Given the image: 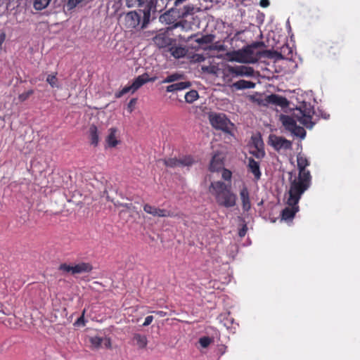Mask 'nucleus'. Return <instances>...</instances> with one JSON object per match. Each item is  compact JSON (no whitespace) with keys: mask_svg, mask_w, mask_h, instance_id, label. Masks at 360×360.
<instances>
[{"mask_svg":"<svg viewBox=\"0 0 360 360\" xmlns=\"http://www.w3.org/2000/svg\"><path fill=\"white\" fill-rule=\"evenodd\" d=\"M134 311H134V309H131V312L127 311V314H129V313H134Z\"/></svg>","mask_w":360,"mask_h":360,"instance_id":"obj_59","label":"nucleus"},{"mask_svg":"<svg viewBox=\"0 0 360 360\" xmlns=\"http://www.w3.org/2000/svg\"><path fill=\"white\" fill-rule=\"evenodd\" d=\"M143 210L146 213L151 214L153 217H178L183 218L185 214L182 212L174 213L173 212L167 210L165 209H160L150 204H145L143 205Z\"/></svg>","mask_w":360,"mask_h":360,"instance_id":"obj_9","label":"nucleus"},{"mask_svg":"<svg viewBox=\"0 0 360 360\" xmlns=\"http://www.w3.org/2000/svg\"><path fill=\"white\" fill-rule=\"evenodd\" d=\"M156 77H150L148 73H144L141 75L138 76L133 81L131 85L134 88V91H136L139 88H141L143 84H146L148 82H155L156 80Z\"/></svg>","mask_w":360,"mask_h":360,"instance_id":"obj_18","label":"nucleus"},{"mask_svg":"<svg viewBox=\"0 0 360 360\" xmlns=\"http://www.w3.org/2000/svg\"><path fill=\"white\" fill-rule=\"evenodd\" d=\"M5 39H6L5 33H1L0 34V48L1 47V45L3 44V43L4 42Z\"/></svg>","mask_w":360,"mask_h":360,"instance_id":"obj_55","label":"nucleus"},{"mask_svg":"<svg viewBox=\"0 0 360 360\" xmlns=\"http://www.w3.org/2000/svg\"><path fill=\"white\" fill-rule=\"evenodd\" d=\"M141 311L139 312L140 314H145V313H153L154 311H146L147 307H141L140 308Z\"/></svg>","mask_w":360,"mask_h":360,"instance_id":"obj_56","label":"nucleus"},{"mask_svg":"<svg viewBox=\"0 0 360 360\" xmlns=\"http://www.w3.org/2000/svg\"><path fill=\"white\" fill-rule=\"evenodd\" d=\"M191 83L189 82H180L172 84L166 87L167 92H177L190 87Z\"/></svg>","mask_w":360,"mask_h":360,"instance_id":"obj_27","label":"nucleus"},{"mask_svg":"<svg viewBox=\"0 0 360 360\" xmlns=\"http://www.w3.org/2000/svg\"><path fill=\"white\" fill-rule=\"evenodd\" d=\"M214 39V36L213 34H206L195 39V41L199 44H208L212 43Z\"/></svg>","mask_w":360,"mask_h":360,"instance_id":"obj_34","label":"nucleus"},{"mask_svg":"<svg viewBox=\"0 0 360 360\" xmlns=\"http://www.w3.org/2000/svg\"><path fill=\"white\" fill-rule=\"evenodd\" d=\"M297 163L300 176H311L310 172L306 169L309 165V162L304 154L299 153L297 155Z\"/></svg>","mask_w":360,"mask_h":360,"instance_id":"obj_16","label":"nucleus"},{"mask_svg":"<svg viewBox=\"0 0 360 360\" xmlns=\"http://www.w3.org/2000/svg\"><path fill=\"white\" fill-rule=\"evenodd\" d=\"M58 269L65 272H71L72 274L73 266H70L66 263H63L59 266Z\"/></svg>","mask_w":360,"mask_h":360,"instance_id":"obj_46","label":"nucleus"},{"mask_svg":"<svg viewBox=\"0 0 360 360\" xmlns=\"http://www.w3.org/2000/svg\"><path fill=\"white\" fill-rule=\"evenodd\" d=\"M255 70L253 68L245 65H227L224 70V78L226 82L231 81V78L238 77H253Z\"/></svg>","mask_w":360,"mask_h":360,"instance_id":"obj_7","label":"nucleus"},{"mask_svg":"<svg viewBox=\"0 0 360 360\" xmlns=\"http://www.w3.org/2000/svg\"><path fill=\"white\" fill-rule=\"evenodd\" d=\"M175 12L172 8H170L160 16V21L169 25L168 29L170 30L178 27H181L182 30H188L191 27L189 23L186 20H181L179 18Z\"/></svg>","mask_w":360,"mask_h":360,"instance_id":"obj_5","label":"nucleus"},{"mask_svg":"<svg viewBox=\"0 0 360 360\" xmlns=\"http://www.w3.org/2000/svg\"><path fill=\"white\" fill-rule=\"evenodd\" d=\"M298 211L299 206L297 204L288 205V207L284 208L281 212V219L285 221L292 220Z\"/></svg>","mask_w":360,"mask_h":360,"instance_id":"obj_21","label":"nucleus"},{"mask_svg":"<svg viewBox=\"0 0 360 360\" xmlns=\"http://www.w3.org/2000/svg\"><path fill=\"white\" fill-rule=\"evenodd\" d=\"M248 172H251L255 177L256 181L260 179L262 173L260 171V165L259 162L255 160L252 158H248Z\"/></svg>","mask_w":360,"mask_h":360,"instance_id":"obj_19","label":"nucleus"},{"mask_svg":"<svg viewBox=\"0 0 360 360\" xmlns=\"http://www.w3.org/2000/svg\"><path fill=\"white\" fill-rule=\"evenodd\" d=\"M209 121L213 128L225 133L231 134L233 123L223 113L212 112L209 114Z\"/></svg>","mask_w":360,"mask_h":360,"instance_id":"obj_8","label":"nucleus"},{"mask_svg":"<svg viewBox=\"0 0 360 360\" xmlns=\"http://www.w3.org/2000/svg\"><path fill=\"white\" fill-rule=\"evenodd\" d=\"M137 99L136 98H131L130 101L129 102L127 105V110L129 113L132 112L134 110V106L136 103Z\"/></svg>","mask_w":360,"mask_h":360,"instance_id":"obj_49","label":"nucleus"},{"mask_svg":"<svg viewBox=\"0 0 360 360\" xmlns=\"http://www.w3.org/2000/svg\"><path fill=\"white\" fill-rule=\"evenodd\" d=\"M169 51L171 55L176 59H179L184 57L188 52V50L186 48L176 46H171Z\"/></svg>","mask_w":360,"mask_h":360,"instance_id":"obj_30","label":"nucleus"},{"mask_svg":"<svg viewBox=\"0 0 360 360\" xmlns=\"http://www.w3.org/2000/svg\"><path fill=\"white\" fill-rule=\"evenodd\" d=\"M198 93L195 90H191L185 94V101L188 103H192L198 98Z\"/></svg>","mask_w":360,"mask_h":360,"instance_id":"obj_35","label":"nucleus"},{"mask_svg":"<svg viewBox=\"0 0 360 360\" xmlns=\"http://www.w3.org/2000/svg\"><path fill=\"white\" fill-rule=\"evenodd\" d=\"M280 120L284 127L295 135L302 136L305 134L304 128L297 125L296 120L293 117L289 115H281Z\"/></svg>","mask_w":360,"mask_h":360,"instance_id":"obj_13","label":"nucleus"},{"mask_svg":"<svg viewBox=\"0 0 360 360\" xmlns=\"http://www.w3.org/2000/svg\"><path fill=\"white\" fill-rule=\"evenodd\" d=\"M141 14L136 11H130L124 16V25L128 29L136 27L141 22Z\"/></svg>","mask_w":360,"mask_h":360,"instance_id":"obj_15","label":"nucleus"},{"mask_svg":"<svg viewBox=\"0 0 360 360\" xmlns=\"http://www.w3.org/2000/svg\"><path fill=\"white\" fill-rule=\"evenodd\" d=\"M129 92L131 94L135 92L131 84L124 86L122 90L115 93V97L117 98H121L122 96Z\"/></svg>","mask_w":360,"mask_h":360,"instance_id":"obj_38","label":"nucleus"},{"mask_svg":"<svg viewBox=\"0 0 360 360\" xmlns=\"http://www.w3.org/2000/svg\"><path fill=\"white\" fill-rule=\"evenodd\" d=\"M33 94L34 91L32 89L23 92L18 96V100L20 102H24L26 100H27L30 98V96H32Z\"/></svg>","mask_w":360,"mask_h":360,"instance_id":"obj_42","label":"nucleus"},{"mask_svg":"<svg viewBox=\"0 0 360 360\" xmlns=\"http://www.w3.org/2000/svg\"><path fill=\"white\" fill-rule=\"evenodd\" d=\"M90 342L96 349L100 348L104 346L106 348H109L111 346L110 340L107 338H102L99 336H94L90 338Z\"/></svg>","mask_w":360,"mask_h":360,"instance_id":"obj_22","label":"nucleus"},{"mask_svg":"<svg viewBox=\"0 0 360 360\" xmlns=\"http://www.w3.org/2000/svg\"><path fill=\"white\" fill-rule=\"evenodd\" d=\"M182 77V75L179 73H174L168 75L165 79H164L162 83H172L176 81L181 79Z\"/></svg>","mask_w":360,"mask_h":360,"instance_id":"obj_37","label":"nucleus"},{"mask_svg":"<svg viewBox=\"0 0 360 360\" xmlns=\"http://www.w3.org/2000/svg\"><path fill=\"white\" fill-rule=\"evenodd\" d=\"M86 321L85 316H79L74 323V326L77 328L84 327Z\"/></svg>","mask_w":360,"mask_h":360,"instance_id":"obj_43","label":"nucleus"},{"mask_svg":"<svg viewBox=\"0 0 360 360\" xmlns=\"http://www.w3.org/2000/svg\"><path fill=\"white\" fill-rule=\"evenodd\" d=\"M153 316H146L144 323H143V326H147L150 324L153 321Z\"/></svg>","mask_w":360,"mask_h":360,"instance_id":"obj_52","label":"nucleus"},{"mask_svg":"<svg viewBox=\"0 0 360 360\" xmlns=\"http://www.w3.org/2000/svg\"><path fill=\"white\" fill-rule=\"evenodd\" d=\"M93 269L91 264L87 262H81L73 266L72 274L89 273Z\"/></svg>","mask_w":360,"mask_h":360,"instance_id":"obj_28","label":"nucleus"},{"mask_svg":"<svg viewBox=\"0 0 360 360\" xmlns=\"http://www.w3.org/2000/svg\"><path fill=\"white\" fill-rule=\"evenodd\" d=\"M117 129L115 127H111L108 129V134L105 138V142L107 147L115 148L119 143L117 136Z\"/></svg>","mask_w":360,"mask_h":360,"instance_id":"obj_23","label":"nucleus"},{"mask_svg":"<svg viewBox=\"0 0 360 360\" xmlns=\"http://www.w3.org/2000/svg\"><path fill=\"white\" fill-rule=\"evenodd\" d=\"M120 205L128 210H130L132 207L131 203H121Z\"/></svg>","mask_w":360,"mask_h":360,"instance_id":"obj_54","label":"nucleus"},{"mask_svg":"<svg viewBox=\"0 0 360 360\" xmlns=\"http://www.w3.org/2000/svg\"><path fill=\"white\" fill-rule=\"evenodd\" d=\"M267 101L269 103L274 104L281 107H287L288 105V101L285 97L277 95L271 94L268 96Z\"/></svg>","mask_w":360,"mask_h":360,"instance_id":"obj_25","label":"nucleus"},{"mask_svg":"<svg viewBox=\"0 0 360 360\" xmlns=\"http://www.w3.org/2000/svg\"><path fill=\"white\" fill-rule=\"evenodd\" d=\"M255 83H254L253 82L240 79L236 82H234L231 85V87L236 90H241L247 89H253L255 87Z\"/></svg>","mask_w":360,"mask_h":360,"instance_id":"obj_29","label":"nucleus"},{"mask_svg":"<svg viewBox=\"0 0 360 360\" xmlns=\"http://www.w3.org/2000/svg\"><path fill=\"white\" fill-rule=\"evenodd\" d=\"M263 143L257 140L255 142V149L250 151V153L257 159H262L265 155V152L262 148Z\"/></svg>","mask_w":360,"mask_h":360,"instance_id":"obj_32","label":"nucleus"},{"mask_svg":"<svg viewBox=\"0 0 360 360\" xmlns=\"http://www.w3.org/2000/svg\"><path fill=\"white\" fill-rule=\"evenodd\" d=\"M311 181V176H300L299 174L297 177L290 180L288 205L298 204L302 195L309 188Z\"/></svg>","mask_w":360,"mask_h":360,"instance_id":"obj_3","label":"nucleus"},{"mask_svg":"<svg viewBox=\"0 0 360 360\" xmlns=\"http://www.w3.org/2000/svg\"><path fill=\"white\" fill-rule=\"evenodd\" d=\"M263 45V42H255L242 49L229 51L226 53V56L227 59L231 62L235 61L248 64L255 63L257 62V56L255 49Z\"/></svg>","mask_w":360,"mask_h":360,"instance_id":"obj_2","label":"nucleus"},{"mask_svg":"<svg viewBox=\"0 0 360 360\" xmlns=\"http://www.w3.org/2000/svg\"><path fill=\"white\" fill-rule=\"evenodd\" d=\"M240 198L242 202V208L244 211H249L251 208L250 193L248 188L245 185L240 191Z\"/></svg>","mask_w":360,"mask_h":360,"instance_id":"obj_20","label":"nucleus"},{"mask_svg":"<svg viewBox=\"0 0 360 360\" xmlns=\"http://www.w3.org/2000/svg\"><path fill=\"white\" fill-rule=\"evenodd\" d=\"M212 342V339L208 336H203L199 339V343L203 348H207Z\"/></svg>","mask_w":360,"mask_h":360,"instance_id":"obj_40","label":"nucleus"},{"mask_svg":"<svg viewBox=\"0 0 360 360\" xmlns=\"http://www.w3.org/2000/svg\"><path fill=\"white\" fill-rule=\"evenodd\" d=\"M51 0H34V8L37 11H41L46 8Z\"/></svg>","mask_w":360,"mask_h":360,"instance_id":"obj_36","label":"nucleus"},{"mask_svg":"<svg viewBox=\"0 0 360 360\" xmlns=\"http://www.w3.org/2000/svg\"><path fill=\"white\" fill-rule=\"evenodd\" d=\"M193 35H192V36H191V37L188 39V40H187V41H189V40H190V39L193 38Z\"/></svg>","mask_w":360,"mask_h":360,"instance_id":"obj_60","label":"nucleus"},{"mask_svg":"<svg viewBox=\"0 0 360 360\" xmlns=\"http://www.w3.org/2000/svg\"><path fill=\"white\" fill-rule=\"evenodd\" d=\"M89 138L91 145L94 147L98 146L99 143V133L97 127L94 124L91 125L89 127Z\"/></svg>","mask_w":360,"mask_h":360,"instance_id":"obj_26","label":"nucleus"},{"mask_svg":"<svg viewBox=\"0 0 360 360\" xmlns=\"http://www.w3.org/2000/svg\"><path fill=\"white\" fill-rule=\"evenodd\" d=\"M148 2V0H127V4L129 7L141 6Z\"/></svg>","mask_w":360,"mask_h":360,"instance_id":"obj_39","label":"nucleus"},{"mask_svg":"<svg viewBox=\"0 0 360 360\" xmlns=\"http://www.w3.org/2000/svg\"><path fill=\"white\" fill-rule=\"evenodd\" d=\"M220 318H223L222 319H220L221 322H224V326L226 328H229V323H233V318L232 316H219Z\"/></svg>","mask_w":360,"mask_h":360,"instance_id":"obj_47","label":"nucleus"},{"mask_svg":"<svg viewBox=\"0 0 360 360\" xmlns=\"http://www.w3.org/2000/svg\"><path fill=\"white\" fill-rule=\"evenodd\" d=\"M248 231V227L246 224H244L241 229H240L238 231V235L240 237H244Z\"/></svg>","mask_w":360,"mask_h":360,"instance_id":"obj_51","label":"nucleus"},{"mask_svg":"<svg viewBox=\"0 0 360 360\" xmlns=\"http://www.w3.org/2000/svg\"><path fill=\"white\" fill-rule=\"evenodd\" d=\"M222 178L225 180V181H231V176H232V173L230 170L227 169H225V168H222Z\"/></svg>","mask_w":360,"mask_h":360,"instance_id":"obj_45","label":"nucleus"},{"mask_svg":"<svg viewBox=\"0 0 360 360\" xmlns=\"http://www.w3.org/2000/svg\"><path fill=\"white\" fill-rule=\"evenodd\" d=\"M8 328L27 330L34 325L33 316H1L0 321Z\"/></svg>","mask_w":360,"mask_h":360,"instance_id":"obj_6","label":"nucleus"},{"mask_svg":"<svg viewBox=\"0 0 360 360\" xmlns=\"http://www.w3.org/2000/svg\"><path fill=\"white\" fill-rule=\"evenodd\" d=\"M224 156L221 153H216L212 158L210 164V170L211 172H218L224 168Z\"/></svg>","mask_w":360,"mask_h":360,"instance_id":"obj_17","label":"nucleus"},{"mask_svg":"<svg viewBox=\"0 0 360 360\" xmlns=\"http://www.w3.org/2000/svg\"><path fill=\"white\" fill-rule=\"evenodd\" d=\"M314 113V107L309 103L303 102L294 110L292 115L304 127L311 129L314 125L312 122Z\"/></svg>","mask_w":360,"mask_h":360,"instance_id":"obj_4","label":"nucleus"},{"mask_svg":"<svg viewBox=\"0 0 360 360\" xmlns=\"http://www.w3.org/2000/svg\"><path fill=\"white\" fill-rule=\"evenodd\" d=\"M210 191L214 195L219 205L226 208L236 205V195L231 192V186L221 181L212 182Z\"/></svg>","mask_w":360,"mask_h":360,"instance_id":"obj_1","label":"nucleus"},{"mask_svg":"<svg viewBox=\"0 0 360 360\" xmlns=\"http://www.w3.org/2000/svg\"><path fill=\"white\" fill-rule=\"evenodd\" d=\"M210 49L214 50V51H224L226 49V46L223 44H221L219 42H216L214 44H212L210 46Z\"/></svg>","mask_w":360,"mask_h":360,"instance_id":"obj_41","label":"nucleus"},{"mask_svg":"<svg viewBox=\"0 0 360 360\" xmlns=\"http://www.w3.org/2000/svg\"><path fill=\"white\" fill-rule=\"evenodd\" d=\"M269 142L276 150H280L281 149L288 150L290 149L292 147L291 141L282 136H278L276 135H270L269 137Z\"/></svg>","mask_w":360,"mask_h":360,"instance_id":"obj_14","label":"nucleus"},{"mask_svg":"<svg viewBox=\"0 0 360 360\" xmlns=\"http://www.w3.org/2000/svg\"><path fill=\"white\" fill-rule=\"evenodd\" d=\"M143 21H142V25L141 28H143L146 27V25L148 23L150 20V11L148 10L147 11L143 12Z\"/></svg>","mask_w":360,"mask_h":360,"instance_id":"obj_44","label":"nucleus"},{"mask_svg":"<svg viewBox=\"0 0 360 360\" xmlns=\"http://www.w3.org/2000/svg\"><path fill=\"white\" fill-rule=\"evenodd\" d=\"M85 312H86V310H85V309H84L81 315H82V316H84V315L85 314Z\"/></svg>","mask_w":360,"mask_h":360,"instance_id":"obj_58","label":"nucleus"},{"mask_svg":"<svg viewBox=\"0 0 360 360\" xmlns=\"http://www.w3.org/2000/svg\"><path fill=\"white\" fill-rule=\"evenodd\" d=\"M340 49H341V46L339 45V44L338 42H335L333 44V46H331L330 47L329 53L333 55H335L337 53V52L335 51V49H337L338 52L339 53Z\"/></svg>","mask_w":360,"mask_h":360,"instance_id":"obj_48","label":"nucleus"},{"mask_svg":"<svg viewBox=\"0 0 360 360\" xmlns=\"http://www.w3.org/2000/svg\"><path fill=\"white\" fill-rule=\"evenodd\" d=\"M132 340L134 344L139 349H143L147 346L148 340L146 335L139 333H134Z\"/></svg>","mask_w":360,"mask_h":360,"instance_id":"obj_31","label":"nucleus"},{"mask_svg":"<svg viewBox=\"0 0 360 360\" xmlns=\"http://www.w3.org/2000/svg\"><path fill=\"white\" fill-rule=\"evenodd\" d=\"M166 312H162V311H157L156 312V315H158V316H160V315H166Z\"/></svg>","mask_w":360,"mask_h":360,"instance_id":"obj_57","label":"nucleus"},{"mask_svg":"<svg viewBox=\"0 0 360 360\" xmlns=\"http://www.w3.org/2000/svg\"><path fill=\"white\" fill-rule=\"evenodd\" d=\"M57 75L58 73L57 72H53L52 74H50L47 76L46 77V82L49 84V85L52 87V88H59V84H58V79L57 78Z\"/></svg>","mask_w":360,"mask_h":360,"instance_id":"obj_33","label":"nucleus"},{"mask_svg":"<svg viewBox=\"0 0 360 360\" xmlns=\"http://www.w3.org/2000/svg\"><path fill=\"white\" fill-rule=\"evenodd\" d=\"M170 38L165 33H160L153 37L154 43L159 48H165L170 44Z\"/></svg>","mask_w":360,"mask_h":360,"instance_id":"obj_24","label":"nucleus"},{"mask_svg":"<svg viewBox=\"0 0 360 360\" xmlns=\"http://www.w3.org/2000/svg\"><path fill=\"white\" fill-rule=\"evenodd\" d=\"M257 60L261 56H264L268 58H275L276 60L289 59L292 57V51L288 46H283L281 51L271 50H264L262 51L257 52Z\"/></svg>","mask_w":360,"mask_h":360,"instance_id":"obj_10","label":"nucleus"},{"mask_svg":"<svg viewBox=\"0 0 360 360\" xmlns=\"http://www.w3.org/2000/svg\"><path fill=\"white\" fill-rule=\"evenodd\" d=\"M192 60L194 62H198V63H200V62H202L205 60V57L202 54H194L193 56H192Z\"/></svg>","mask_w":360,"mask_h":360,"instance_id":"obj_50","label":"nucleus"},{"mask_svg":"<svg viewBox=\"0 0 360 360\" xmlns=\"http://www.w3.org/2000/svg\"><path fill=\"white\" fill-rule=\"evenodd\" d=\"M167 167L174 168L179 167H190L193 165L195 160L191 155H186L179 158H169L160 160Z\"/></svg>","mask_w":360,"mask_h":360,"instance_id":"obj_11","label":"nucleus"},{"mask_svg":"<svg viewBox=\"0 0 360 360\" xmlns=\"http://www.w3.org/2000/svg\"><path fill=\"white\" fill-rule=\"evenodd\" d=\"M259 5L262 8H266L269 6V0H260Z\"/></svg>","mask_w":360,"mask_h":360,"instance_id":"obj_53","label":"nucleus"},{"mask_svg":"<svg viewBox=\"0 0 360 360\" xmlns=\"http://www.w3.org/2000/svg\"><path fill=\"white\" fill-rule=\"evenodd\" d=\"M187 0H176L174 1V6L172 8V10L175 11L176 14L181 20L184 18L194 14L195 8L193 5L190 4H186Z\"/></svg>","mask_w":360,"mask_h":360,"instance_id":"obj_12","label":"nucleus"}]
</instances>
